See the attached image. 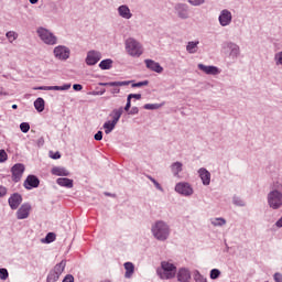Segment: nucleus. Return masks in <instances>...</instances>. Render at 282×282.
<instances>
[{
	"mask_svg": "<svg viewBox=\"0 0 282 282\" xmlns=\"http://www.w3.org/2000/svg\"><path fill=\"white\" fill-rule=\"evenodd\" d=\"M126 50L130 56H133L134 58H140L141 54H144V48H142V44L138 42L133 37H129L126 41Z\"/></svg>",
	"mask_w": 282,
	"mask_h": 282,
	"instance_id": "f257e3e1",
	"label": "nucleus"
},
{
	"mask_svg": "<svg viewBox=\"0 0 282 282\" xmlns=\"http://www.w3.org/2000/svg\"><path fill=\"white\" fill-rule=\"evenodd\" d=\"M152 232L155 239H159V241H164L169 238V226L164 224V221H158L152 227Z\"/></svg>",
	"mask_w": 282,
	"mask_h": 282,
	"instance_id": "f03ea898",
	"label": "nucleus"
},
{
	"mask_svg": "<svg viewBox=\"0 0 282 282\" xmlns=\"http://www.w3.org/2000/svg\"><path fill=\"white\" fill-rule=\"evenodd\" d=\"M37 34L41 41H43V43H45L46 45H56V42H57L56 35L50 32V30L45 28H40L37 29Z\"/></svg>",
	"mask_w": 282,
	"mask_h": 282,
	"instance_id": "7ed1b4c3",
	"label": "nucleus"
},
{
	"mask_svg": "<svg viewBox=\"0 0 282 282\" xmlns=\"http://www.w3.org/2000/svg\"><path fill=\"white\" fill-rule=\"evenodd\" d=\"M161 268L163 270L161 279H174L175 274H177V268L173 263L163 261Z\"/></svg>",
	"mask_w": 282,
	"mask_h": 282,
	"instance_id": "20e7f679",
	"label": "nucleus"
},
{
	"mask_svg": "<svg viewBox=\"0 0 282 282\" xmlns=\"http://www.w3.org/2000/svg\"><path fill=\"white\" fill-rule=\"evenodd\" d=\"M268 202L270 208L276 210L282 206V194L279 191H273L268 195Z\"/></svg>",
	"mask_w": 282,
	"mask_h": 282,
	"instance_id": "39448f33",
	"label": "nucleus"
},
{
	"mask_svg": "<svg viewBox=\"0 0 282 282\" xmlns=\"http://www.w3.org/2000/svg\"><path fill=\"white\" fill-rule=\"evenodd\" d=\"M12 173V182H21V177H23V173H25V165L21 163H17L11 169Z\"/></svg>",
	"mask_w": 282,
	"mask_h": 282,
	"instance_id": "423d86ee",
	"label": "nucleus"
},
{
	"mask_svg": "<svg viewBox=\"0 0 282 282\" xmlns=\"http://www.w3.org/2000/svg\"><path fill=\"white\" fill-rule=\"evenodd\" d=\"M41 184V181L35 175H29L26 180L24 181V188L26 191H32V188H39V185Z\"/></svg>",
	"mask_w": 282,
	"mask_h": 282,
	"instance_id": "0eeeda50",
	"label": "nucleus"
},
{
	"mask_svg": "<svg viewBox=\"0 0 282 282\" xmlns=\"http://www.w3.org/2000/svg\"><path fill=\"white\" fill-rule=\"evenodd\" d=\"M32 210V205L25 203L17 212L18 219H28L30 217V212Z\"/></svg>",
	"mask_w": 282,
	"mask_h": 282,
	"instance_id": "6e6552de",
	"label": "nucleus"
},
{
	"mask_svg": "<svg viewBox=\"0 0 282 282\" xmlns=\"http://www.w3.org/2000/svg\"><path fill=\"white\" fill-rule=\"evenodd\" d=\"M176 193H180L181 195H193V187L188 183H177L175 186Z\"/></svg>",
	"mask_w": 282,
	"mask_h": 282,
	"instance_id": "1a4fd4ad",
	"label": "nucleus"
},
{
	"mask_svg": "<svg viewBox=\"0 0 282 282\" xmlns=\"http://www.w3.org/2000/svg\"><path fill=\"white\" fill-rule=\"evenodd\" d=\"M55 58H59V61H67L69 58V51L65 46H57L54 48Z\"/></svg>",
	"mask_w": 282,
	"mask_h": 282,
	"instance_id": "9d476101",
	"label": "nucleus"
},
{
	"mask_svg": "<svg viewBox=\"0 0 282 282\" xmlns=\"http://www.w3.org/2000/svg\"><path fill=\"white\" fill-rule=\"evenodd\" d=\"M23 202V197L19 193H14L10 198H9V206L12 210H17L19 206H21V203Z\"/></svg>",
	"mask_w": 282,
	"mask_h": 282,
	"instance_id": "9b49d317",
	"label": "nucleus"
},
{
	"mask_svg": "<svg viewBox=\"0 0 282 282\" xmlns=\"http://www.w3.org/2000/svg\"><path fill=\"white\" fill-rule=\"evenodd\" d=\"M145 67L148 69H151V72H155L156 74H162L164 72V68L161 67L160 63L153 61V59H145Z\"/></svg>",
	"mask_w": 282,
	"mask_h": 282,
	"instance_id": "f8f14e48",
	"label": "nucleus"
},
{
	"mask_svg": "<svg viewBox=\"0 0 282 282\" xmlns=\"http://www.w3.org/2000/svg\"><path fill=\"white\" fill-rule=\"evenodd\" d=\"M72 85L66 84L64 86H41L36 89H40L42 91H67V89H70Z\"/></svg>",
	"mask_w": 282,
	"mask_h": 282,
	"instance_id": "ddd939ff",
	"label": "nucleus"
},
{
	"mask_svg": "<svg viewBox=\"0 0 282 282\" xmlns=\"http://www.w3.org/2000/svg\"><path fill=\"white\" fill-rule=\"evenodd\" d=\"M232 21V13L228 10H223L219 15V23L223 26L230 25V22Z\"/></svg>",
	"mask_w": 282,
	"mask_h": 282,
	"instance_id": "4468645a",
	"label": "nucleus"
},
{
	"mask_svg": "<svg viewBox=\"0 0 282 282\" xmlns=\"http://www.w3.org/2000/svg\"><path fill=\"white\" fill-rule=\"evenodd\" d=\"M198 69L212 76H217V74H219V68H217L216 66H206L204 64H198Z\"/></svg>",
	"mask_w": 282,
	"mask_h": 282,
	"instance_id": "2eb2a0df",
	"label": "nucleus"
},
{
	"mask_svg": "<svg viewBox=\"0 0 282 282\" xmlns=\"http://www.w3.org/2000/svg\"><path fill=\"white\" fill-rule=\"evenodd\" d=\"M100 61V53L96 51H90L86 57L87 65H96Z\"/></svg>",
	"mask_w": 282,
	"mask_h": 282,
	"instance_id": "dca6fc26",
	"label": "nucleus"
},
{
	"mask_svg": "<svg viewBox=\"0 0 282 282\" xmlns=\"http://www.w3.org/2000/svg\"><path fill=\"white\" fill-rule=\"evenodd\" d=\"M199 177L204 184V186H208L210 184V172H208L206 169L202 167L199 171Z\"/></svg>",
	"mask_w": 282,
	"mask_h": 282,
	"instance_id": "f3484780",
	"label": "nucleus"
},
{
	"mask_svg": "<svg viewBox=\"0 0 282 282\" xmlns=\"http://www.w3.org/2000/svg\"><path fill=\"white\" fill-rule=\"evenodd\" d=\"M177 281L180 282H189L191 281V271L186 269H180L177 273Z\"/></svg>",
	"mask_w": 282,
	"mask_h": 282,
	"instance_id": "a211bd4d",
	"label": "nucleus"
},
{
	"mask_svg": "<svg viewBox=\"0 0 282 282\" xmlns=\"http://www.w3.org/2000/svg\"><path fill=\"white\" fill-rule=\"evenodd\" d=\"M56 184H58V186H63L64 188H74V180L72 178H57Z\"/></svg>",
	"mask_w": 282,
	"mask_h": 282,
	"instance_id": "6ab92c4d",
	"label": "nucleus"
},
{
	"mask_svg": "<svg viewBox=\"0 0 282 282\" xmlns=\"http://www.w3.org/2000/svg\"><path fill=\"white\" fill-rule=\"evenodd\" d=\"M100 87H127L131 85V82H109V83H99Z\"/></svg>",
	"mask_w": 282,
	"mask_h": 282,
	"instance_id": "aec40b11",
	"label": "nucleus"
},
{
	"mask_svg": "<svg viewBox=\"0 0 282 282\" xmlns=\"http://www.w3.org/2000/svg\"><path fill=\"white\" fill-rule=\"evenodd\" d=\"M52 175H57L58 177H67L69 175V171L65 167L55 166L51 170Z\"/></svg>",
	"mask_w": 282,
	"mask_h": 282,
	"instance_id": "412c9836",
	"label": "nucleus"
},
{
	"mask_svg": "<svg viewBox=\"0 0 282 282\" xmlns=\"http://www.w3.org/2000/svg\"><path fill=\"white\" fill-rule=\"evenodd\" d=\"M124 109L122 107L113 109L112 112L110 113V118H112V122L118 123L120 118H122Z\"/></svg>",
	"mask_w": 282,
	"mask_h": 282,
	"instance_id": "4be33fe9",
	"label": "nucleus"
},
{
	"mask_svg": "<svg viewBox=\"0 0 282 282\" xmlns=\"http://www.w3.org/2000/svg\"><path fill=\"white\" fill-rule=\"evenodd\" d=\"M123 265L126 270V279H131V276H133V272H135V265H133L132 262H126Z\"/></svg>",
	"mask_w": 282,
	"mask_h": 282,
	"instance_id": "5701e85b",
	"label": "nucleus"
},
{
	"mask_svg": "<svg viewBox=\"0 0 282 282\" xmlns=\"http://www.w3.org/2000/svg\"><path fill=\"white\" fill-rule=\"evenodd\" d=\"M118 12L122 19H131L132 17L131 10L127 6L119 7Z\"/></svg>",
	"mask_w": 282,
	"mask_h": 282,
	"instance_id": "b1692460",
	"label": "nucleus"
},
{
	"mask_svg": "<svg viewBox=\"0 0 282 282\" xmlns=\"http://www.w3.org/2000/svg\"><path fill=\"white\" fill-rule=\"evenodd\" d=\"M34 107H35L36 111H39V113H41L42 111H45V100L43 98L39 97L34 101Z\"/></svg>",
	"mask_w": 282,
	"mask_h": 282,
	"instance_id": "393cba45",
	"label": "nucleus"
},
{
	"mask_svg": "<svg viewBox=\"0 0 282 282\" xmlns=\"http://www.w3.org/2000/svg\"><path fill=\"white\" fill-rule=\"evenodd\" d=\"M67 265V262L65 260H62L58 264H56L53 269V271L57 274H63V272L65 271V267Z\"/></svg>",
	"mask_w": 282,
	"mask_h": 282,
	"instance_id": "a878e982",
	"label": "nucleus"
},
{
	"mask_svg": "<svg viewBox=\"0 0 282 282\" xmlns=\"http://www.w3.org/2000/svg\"><path fill=\"white\" fill-rule=\"evenodd\" d=\"M118 123H116L115 121H107L105 124H104V129H105V133L109 134L111 133V131L113 129H116V126Z\"/></svg>",
	"mask_w": 282,
	"mask_h": 282,
	"instance_id": "bb28decb",
	"label": "nucleus"
},
{
	"mask_svg": "<svg viewBox=\"0 0 282 282\" xmlns=\"http://www.w3.org/2000/svg\"><path fill=\"white\" fill-rule=\"evenodd\" d=\"M172 173L174 175H180L182 173V163L181 162H175L172 164Z\"/></svg>",
	"mask_w": 282,
	"mask_h": 282,
	"instance_id": "cd10ccee",
	"label": "nucleus"
},
{
	"mask_svg": "<svg viewBox=\"0 0 282 282\" xmlns=\"http://www.w3.org/2000/svg\"><path fill=\"white\" fill-rule=\"evenodd\" d=\"M9 43H14V41H17V39H19V34L14 31H9L6 34Z\"/></svg>",
	"mask_w": 282,
	"mask_h": 282,
	"instance_id": "c85d7f7f",
	"label": "nucleus"
},
{
	"mask_svg": "<svg viewBox=\"0 0 282 282\" xmlns=\"http://www.w3.org/2000/svg\"><path fill=\"white\" fill-rule=\"evenodd\" d=\"M113 61L111 59H104L99 63L100 69H111Z\"/></svg>",
	"mask_w": 282,
	"mask_h": 282,
	"instance_id": "c756f323",
	"label": "nucleus"
},
{
	"mask_svg": "<svg viewBox=\"0 0 282 282\" xmlns=\"http://www.w3.org/2000/svg\"><path fill=\"white\" fill-rule=\"evenodd\" d=\"M199 44V42H189L187 44V52H189V54H195V52H197V45Z\"/></svg>",
	"mask_w": 282,
	"mask_h": 282,
	"instance_id": "7c9ffc66",
	"label": "nucleus"
},
{
	"mask_svg": "<svg viewBox=\"0 0 282 282\" xmlns=\"http://www.w3.org/2000/svg\"><path fill=\"white\" fill-rule=\"evenodd\" d=\"M58 279H61V275L56 273V271H51L47 276V282H56Z\"/></svg>",
	"mask_w": 282,
	"mask_h": 282,
	"instance_id": "2f4dec72",
	"label": "nucleus"
},
{
	"mask_svg": "<svg viewBox=\"0 0 282 282\" xmlns=\"http://www.w3.org/2000/svg\"><path fill=\"white\" fill-rule=\"evenodd\" d=\"M213 226H226V219L224 218H215L212 220Z\"/></svg>",
	"mask_w": 282,
	"mask_h": 282,
	"instance_id": "473e14b6",
	"label": "nucleus"
},
{
	"mask_svg": "<svg viewBox=\"0 0 282 282\" xmlns=\"http://www.w3.org/2000/svg\"><path fill=\"white\" fill-rule=\"evenodd\" d=\"M46 243H52L53 241H56V234L48 232L45 237Z\"/></svg>",
	"mask_w": 282,
	"mask_h": 282,
	"instance_id": "72a5a7b5",
	"label": "nucleus"
},
{
	"mask_svg": "<svg viewBox=\"0 0 282 282\" xmlns=\"http://www.w3.org/2000/svg\"><path fill=\"white\" fill-rule=\"evenodd\" d=\"M160 107H162V105H160V104H147V105H144V109H149V110L160 109Z\"/></svg>",
	"mask_w": 282,
	"mask_h": 282,
	"instance_id": "f704fd0d",
	"label": "nucleus"
},
{
	"mask_svg": "<svg viewBox=\"0 0 282 282\" xmlns=\"http://www.w3.org/2000/svg\"><path fill=\"white\" fill-rule=\"evenodd\" d=\"M20 129H21L22 133H28V131H30V123H28V122H22V123L20 124Z\"/></svg>",
	"mask_w": 282,
	"mask_h": 282,
	"instance_id": "c9c22d12",
	"label": "nucleus"
},
{
	"mask_svg": "<svg viewBox=\"0 0 282 282\" xmlns=\"http://www.w3.org/2000/svg\"><path fill=\"white\" fill-rule=\"evenodd\" d=\"M9 276L8 269H0V279L1 281H6Z\"/></svg>",
	"mask_w": 282,
	"mask_h": 282,
	"instance_id": "e433bc0d",
	"label": "nucleus"
},
{
	"mask_svg": "<svg viewBox=\"0 0 282 282\" xmlns=\"http://www.w3.org/2000/svg\"><path fill=\"white\" fill-rule=\"evenodd\" d=\"M219 274H221V271H219V269H213L210 271V279H219Z\"/></svg>",
	"mask_w": 282,
	"mask_h": 282,
	"instance_id": "4c0bfd02",
	"label": "nucleus"
},
{
	"mask_svg": "<svg viewBox=\"0 0 282 282\" xmlns=\"http://www.w3.org/2000/svg\"><path fill=\"white\" fill-rule=\"evenodd\" d=\"M8 161V153L6 150H0V162H7Z\"/></svg>",
	"mask_w": 282,
	"mask_h": 282,
	"instance_id": "58836bf2",
	"label": "nucleus"
},
{
	"mask_svg": "<svg viewBox=\"0 0 282 282\" xmlns=\"http://www.w3.org/2000/svg\"><path fill=\"white\" fill-rule=\"evenodd\" d=\"M148 178L150 180V182H152L155 186V188H158V191H162V185H160V183H158V181H155V178H153L152 176H148Z\"/></svg>",
	"mask_w": 282,
	"mask_h": 282,
	"instance_id": "ea45409f",
	"label": "nucleus"
},
{
	"mask_svg": "<svg viewBox=\"0 0 282 282\" xmlns=\"http://www.w3.org/2000/svg\"><path fill=\"white\" fill-rule=\"evenodd\" d=\"M50 158H52V160H61V152H50Z\"/></svg>",
	"mask_w": 282,
	"mask_h": 282,
	"instance_id": "a19ab883",
	"label": "nucleus"
},
{
	"mask_svg": "<svg viewBox=\"0 0 282 282\" xmlns=\"http://www.w3.org/2000/svg\"><path fill=\"white\" fill-rule=\"evenodd\" d=\"M8 195V188L6 186L0 185V197H6Z\"/></svg>",
	"mask_w": 282,
	"mask_h": 282,
	"instance_id": "79ce46f5",
	"label": "nucleus"
},
{
	"mask_svg": "<svg viewBox=\"0 0 282 282\" xmlns=\"http://www.w3.org/2000/svg\"><path fill=\"white\" fill-rule=\"evenodd\" d=\"M147 85H149V82L144 80V82H139L137 84H132V87H147Z\"/></svg>",
	"mask_w": 282,
	"mask_h": 282,
	"instance_id": "37998d69",
	"label": "nucleus"
},
{
	"mask_svg": "<svg viewBox=\"0 0 282 282\" xmlns=\"http://www.w3.org/2000/svg\"><path fill=\"white\" fill-rule=\"evenodd\" d=\"M129 100H131V98H135V100H140L142 98L141 94H130L128 96Z\"/></svg>",
	"mask_w": 282,
	"mask_h": 282,
	"instance_id": "c03bdc74",
	"label": "nucleus"
},
{
	"mask_svg": "<svg viewBox=\"0 0 282 282\" xmlns=\"http://www.w3.org/2000/svg\"><path fill=\"white\" fill-rule=\"evenodd\" d=\"M188 2L192 6H202V3H204V0H188Z\"/></svg>",
	"mask_w": 282,
	"mask_h": 282,
	"instance_id": "a18cd8bd",
	"label": "nucleus"
},
{
	"mask_svg": "<svg viewBox=\"0 0 282 282\" xmlns=\"http://www.w3.org/2000/svg\"><path fill=\"white\" fill-rule=\"evenodd\" d=\"M73 89H74L75 91H83V85H80V84H75V85H73Z\"/></svg>",
	"mask_w": 282,
	"mask_h": 282,
	"instance_id": "49530a36",
	"label": "nucleus"
},
{
	"mask_svg": "<svg viewBox=\"0 0 282 282\" xmlns=\"http://www.w3.org/2000/svg\"><path fill=\"white\" fill-rule=\"evenodd\" d=\"M105 91H107L106 89H101L99 91H93L91 96H104Z\"/></svg>",
	"mask_w": 282,
	"mask_h": 282,
	"instance_id": "de8ad7c7",
	"label": "nucleus"
},
{
	"mask_svg": "<svg viewBox=\"0 0 282 282\" xmlns=\"http://www.w3.org/2000/svg\"><path fill=\"white\" fill-rule=\"evenodd\" d=\"M273 279H274L275 282H282V274L281 273H275L273 275Z\"/></svg>",
	"mask_w": 282,
	"mask_h": 282,
	"instance_id": "09e8293b",
	"label": "nucleus"
},
{
	"mask_svg": "<svg viewBox=\"0 0 282 282\" xmlns=\"http://www.w3.org/2000/svg\"><path fill=\"white\" fill-rule=\"evenodd\" d=\"M195 281L196 282H206V279H204V276H202L200 274H196L195 275Z\"/></svg>",
	"mask_w": 282,
	"mask_h": 282,
	"instance_id": "8fccbe9b",
	"label": "nucleus"
},
{
	"mask_svg": "<svg viewBox=\"0 0 282 282\" xmlns=\"http://www.w3.org/2000/svg\"><path fill=\"white\" fill-rule=\"evenodd\" d=\"M63 282H74V275H70V274L66 275Z\"/></svg>",
	"mask_w": 282,
	"mask_h": 282,
	"instance_id": "3c124183",
	"label": "nucleus"
},
{
	"mask_svg": "<svg viewBox=\"0 0 282 282\" xmlns=\"http://www.w3.org/2000/svg\"><path fill=\"white\" fill-rule=\"evenodd\" d=\"M131 109V99L127 98V105L124 107V111H129Z\"/></svg>",
	"mask_w": 282,
	"mask_h": 282,
	"instance_id": "603ef678",
	"label": "nucleus"
},
{
	"mask_svg": "<svg viewBox=\"0 0 282 282\" xmlns=\"http://www.w3.org/2000/svg\"><path fill=\"white\" fill-rule=\"evenodd\" d=\"M95 140H97V141L102 140V131H98V132L95 134Z\"/></svg>",
	"mask_w": 282,
	"mask_h": 282,
	"instance_id": "864d4df0",
	"label": "nucleus"
},
{
	"mask_svg": "<svg viewBox=\"0 0 282 282\" xmlns=\"http://www.w3.org/2000/svg\"><path fill=\"white\" fill-rule=\"evenodd\" d=\"M275 58L278 59V63H279L280 65H282V52L278 53V54L275 55Z\"/></svg>",
	"mask_w": 282,
	"mask_h": 282,
	"instance_id": "5fc2aeb1",
	"label": "nucleus"
},
{
	"mask_svg": "<svg viewBox=\"0 0 282 282\" xmlns=\"http://www.w3.org/2000/svg\"><path fill=\"white\" fill-rule=\"evenodd\" d=\"M111 94H120V88L115 87L110 90Z\"/></svg>",
	"mask_w": 282,
	"mask_h": 282,
	"instance_id": "6e6d98bb",
	"label": "nucleus"
},
{
	"mask_svg": "<svg viewBox=\"0 0 282 282\" xmlns=\"http://www.w3.org/2000/svg\"><path fill=\"white\" fill-rule=\"evenodd\" d=\"M0 96H8V93L3 91V88L0 87Z\"/></svg>",
	"mask_w": 282,
	"mask_h": 282,
	"instance_id": "4d7b16f0",
	"label": "nucleus"
},
{
	"mask_svg": "<svg viewBox=\"0 0 282 282\" xmlns=\"http://www.w3.org/2000/svg\"><path fill=\"white\" fill-rule=\"evenodd\" d=\"M130 113H132V115L138 113V108H135V107H134V108H132V109H131V111H130Z\"/></svg>",
	"mask_w": 282,
	"mask_h": 282,
	"instance_id": "13d9d810",
	"label": "nucleus"
},
{
	"mask_svg": "<svg viewBox=\"0 0 282 282\" xmlns=\"http://www.w3.org/2000/svg\"><path fill=\"white\" fill-rule=\"evenodd\" d=\"M29 1H30V3H32V4L39 3V0H29Z\"/></svg>",
	"mask_w": 282,
	"mask_h": 282,
	"instance_id": "bf43d9fd",
	"label": "nucleus"
},
{
	"mask_svg": "<svg viewBox=\"0 0 282 282\" xmlns=\"http://www.w3.org/2000/svg\"><path fill=\"white\" fill-rule=\"evenodd\" d=\"M12 109H19V106L17 104L12 105Z\"/></svg>",
	"mask_w": 282,
	"mask_h": 282,
	"instance_id": "052dcab7",
	"label": "nucleus"
},
{
	"mask_svg": "<svg viewBox=\"0 0 282 282\" xmlns=\"http://www.w3.org/2000/svg\"><path fill=\"white\" fill-rule=\"evenodd\" d=\"M182 17V19H186V17H188V14H183V15H181Z\"/></svg>",
	"mask_w": 282,
	"mask_h": 282,
	"instance_id": "680f3d73",
	"label": "nucleus"
}]
</instances>
